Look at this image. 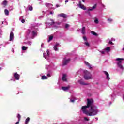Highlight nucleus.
I'll return each mask as SVG.
<instances>
[{
  "label": "nucleus",
  "mask_w": 124,
  "mask_h": 124,
  "mask_svg": "<svg viewBox=\"0 0 124 124\" xmlns=\"http://www.w3.org/2000/svg\"><path fill=\"white\" fill-rule=\"evenodd\" d=\"M98 108L96 106H93L90 108V112L86 110V112L83 113L87 115V116H96L98 113Z\"/></svg>",
  "instance_id": "f257e3e1"
},
{
  "label": "nucleus",
  "mask_w": 124,
  "mask_h": 124,
  "mask_svg": "<svg viewBox=\"0 0 124 124\" xmlns=\"http://www.w3.org/2000/svg\"><path fill=\"white\" fill-rule=\"evenodd\" d=\"M92 106H95V105H93V99H87V106H84L82 107V111L83 112H87V108H89L90 107L92 108Z\"/></svg>",
  "instance_id": "f03ea898"
},
{
  "label": "nucleus",
  "mask_w": 124,
  "mask_h": 124,
  "mask_svg": "<svg viewBox=\"0 0 124 124\" xmlns=\"http://www.w3.org/2000/svg\"><path fill=\"white\" fill-rule=\"evenodd\" d=\"M84 78L85 80H92V79H93V76L90 72L87 70H85L84 71Z\"/></svg>",
  "instance_id": "7ed1b4c3"
},
{
  "label": "nucleus",
  "mask_w": 124,
  "mask_h": 124,
  "mask_svg": "<svg viewBox=\"0 0 124 124\" xmlns=\"http://www.w3.org/2000/svg\"><path fill=\"white\" fill-rule=\"evenodd\" d=\"M116 61H117L118 62H119L117 63L118 67H119V68H120V69H124V67L123 66V65H122V61H124V59L118 58L116 59Z\"/></svg>",
  "instance_id": "20e7f679"
},
{
  "label": "nucleus",
  "mask_w": 124,
  "mask_h": 124,
  "mask_svg": "<svg viewBox=\"0 0 124 124\" xmlns=\"http://www.w3.org/2000/svg\"><path fill=\"white\" fill-rule=\"evenodd\" d=\"M70 62V59H66V58H63L62 62V65H66Z\"/></svg>",
  "instance_id": "39448f33"
},
{
  "label": "nucleus",
  "mask_w": 124,
  "mask_h": 124,
  "mask_svg": "<svg viewBox=\"0 0 124 124\" xmlns=\"http://www.w3.org/2000/svg\"><path fill=\"white\" fill-rule=\"evenodd\" d=\"M79 6L80 8L83 10H86V9H87L86 7L84 5L82 4V2L81 1L79 2Z\"/></svg>",
  "instance_id": "423d86ee"
},
{
  "label": "nucleus",
  "mask_w": 124,
  "mask_h": 124,
  "mask_svg": "<svg viewBox=\"0 0 124 124\" xmlns=\"http://www.w3.org/2000/svg\"><path fill=\"white\" fill-rule=\"evenodd\" d=\"M14 77L16 80H19V79H20V75L18 74L17 73H15L14 74Z\"/></svg>",
  "instance_id": "0eeeda50"
},
{
  "label": "nucleus",
  "mask_w": 124,
  "mask_h": 124,
  "mask_svg": "<svg viewBox=\"0 0 124 124\" xmlns=\"http://www.w3.org/2000/svg\"><path fill=\"white\" fill-rule=\"evenodd\" d=\"M78 83H79V84H80V85H82L88 86V85H89V83H85V81H84L82 79H80V80H78Z\"/></svg>",
  "instance_id": "6e6552de"
},
{
  "label": "nucleus",
  "mask_w": 124,
  "mask_h": 124,
  "mask_svg": "<svg viewBox=\"0 0 124 124\" xmlns=\"http://www.w3.org/2000/svg\"><path fill=\"white\" fill-rule=\"evenodd\" d=\"M59 17H62V18H64V19H65L66 17H67V15L64 13H61L58 15Z\"/></svg>",
  "instance_id": "1a4fd4ad"
},
{
  "label": "nucleus",
  "mask_w": 124,
  "mask_h": 124,
  "mask_svg": "<svg viewBox=\"0 0 124 124\" xmlns=\"http://www.w3.org/2000/svg\"><path fill=\"white\" fill-rule=\"evenodd\" d=\"M14 38V34L13 32L11 31L10 34V41H12L13 38Z\"/></svg>",
  "instance_id": "9d476101"
},
{
  "label": "nucleus",
  "mask_w": 124,
  "mask_h": 124,
  "mask_svg": "<svg viewBox=\"0 0 124 124\" xmlns=\"http://www.w3.org/2000/svg\"><path fill=\"white\" fill-rule=\"evenodd\" d=\"M65 77H66V74H63V76L62 77V81H63V82H66V81H67V79H66V78H65Z\"/></svg>",
  "instance_id": "9b49d317"
},
{
  "label": "nucleus",
  "mask_w": 124,
  "mask_h": 124,
  "mask_svg": "<svg viewBox=\"0 0 124 124\" xmlns=\"http://www.w3.org/2000/svg\"><path fill=\"white\" fill-rule=\"evenodd\" d=\"M104 74L106 75V79H107V80H110V77H109V73H108V72H107V71H104Z\"/></svg>",
  "instance_id": "f8f14e48"
},
{
  "label": "nucleus",
  "mask_w": 124,
  "mask_h": 124,
  "mask_svg": "<svg viewBox=\"0 0 124 124\" xmlns=\"http://www.w3.org/2000/svg\"><path fill=\"white\" fill-rule=\"evenodd\" d=\"M84 63L86 64V65H87V66H88L89 67L90 69H91V68H93L92 67V65L90 64V63L89 62H88L87 61H85L84 62Z\"/></svg>",
  "instance_id": "ddd939ff"
},
{
  "label": "nucleus",
  "mask_w": 124,
  "mask_h": 124,
  "mask_svg": "<svg viewBox=\"0 0 124 124\" xmlns=\"http://www.w3.org/2000/svg\"><path fill=\"white\" fill-rule=\"evenodd\" d=\"M49 54V51L47 50L46 52V53L43 54V56L45 59H46V57H48Z\"/></svg>",
  "instance_id": "4468645a"
},
{
  "label": "nucleus",
  "mask_w": 124,
  "mask_h": 124,
  "mask_svg": "<svg viewBox=\"0 0 124 124\" xmlns=\"http://www.w3.org/2000/svg\"><path fill=\"white\" fill-rule=\"evenodd\" d=\"M69 88H70V87L69 86H67V87H62V90H63V91H67L68 90H69Z\"/></svg>",
  "instance_id": "2eb2a0df"
},
{
  "label": "nucleus",
  "mask_w": 124,
  "mask_h": 124,
  "mask_svg": "<svg viewBox=\"0 0 124 124\" xmlns=\"http://www.w3.org/2000/svg\"><path fill=\"white\" fill-rule=\"evenodd\" d=\"M81 31H82V34H85L86 33V27H82Z\"/></svg>",
  "instance_id": "dca6fc26"
},
{
  "label": "nucleus",
  "mask_w": 124,
  "mask_h": 124,
  "mask_svg": "<svg viewBox=\"0 0 124 124\" xmlns=\"http://www.w3.org/2000/svg\"><path fill=\"white\" fill-rule=\"evenodd\" d=\"M4 13H5V15H6L7 16H8V15H9V11H8V10L5 9Z\"/></svg>",
  "instance_id": "f3484780"
},
{
  "label": "nucleus",
  "mask_w": 124,
  "mask_h": 124,
  "mask_svg": "<svg viewBox=\"0 0 124 124\" xmlns=\"http://www.w3.org/2000/svg\"><path fill=\"white\" fill-rule=\"evenodd\" d=\"M96 7V4H95L94 5V6H93L92 8L89 9H88V11H93V9H95V8Z\"/></svg>",
  "instance_id": "a211bd4d"
},
{
  "label": "nucleus",
  "mask_w": 124,
  "mask_h": 124,
  "mask_svg": "<svg viewBox=\"0 0 124 124\" xmlns=\"http://www.w3.org/2000/svg\"><path fill=\"white\" fill-rule=\"evenodd\" d=\"M50 21H51V22H49L48 23V25H50V26H53L55 24V21H54V19H50Z\"/></svg>",
  "instance_id": "6ab92c4d"
},
{
  "label": "nucleus",
  "mask_w": 124,
  "mask_h": 124,
  "mask_svg": "<svg viewBox=\"0 0 124 124\" xmlns=\"http://www.w3.org/2000/svg\"><path fill=\"white\" fill-rule=\"evenodd\" d=\"M41 79L42 80H47V79H48V77L46 76H42Z\"/></svg>",
  "instance_id": "aec40b11"
},
{
  "label": "nucleus",
  "mask_w": 124,
  "mask_h": 124,
  "mask_svg": "<svg viewBox=\"0 0 124 124\" xmlns=\"http://www.w3.org/2000/svg\"><path fill=\"white\" fill-rule=\"evenodd\" d=\"M29 122H30V117H28L25 120V124H29Z\"/></svg>",
  "instance_id": "412c9836"
},
{
  "label": "nucleus",
  "mask_w": 124,
  "mask_h": 124,
  "mask_svg": "<svg viewBox=\"0 0 124 124\" xmlns=\"http://www.w3.org/2000/svg\"><path fill=\"white\" fill-rule=\"evenodd\" d=\"M91 33L93 35H95V36H97L98 35V34H97V33H96L95 32H94L93 31H91Z\"/></svg>",
  "instance_id": "4be33fe9"
},
{
  "label": "nucleus",
  "mask_w": 124,
  "mask_h": 124,
  "mask_svg": "<svg viewBox=\"0 0 124 124\" xmlns=\"http://www.w3.org/2000/svg\"><path fill=\"white\" fill-rule=\"evenodd\" d=\"M54 38V36H50L49 39H48V42H50V41H51V40H53V39Z\"/></svg>",
  "instance_id": "5701e85b"
},
{
  "label": "nucleus",
  "mask_w": 124,
  "mask_h": 124,
  "mask_svg": "<svg viewBox=\"0 0 124 124\" xmlns=\"http://www.w3.org/2000/svg\"><path fill=\"white\" fill-rule=\"evenodd\" d=\"M27 46H22V51H26V50H27Z\"/></svg>",
  "instance_id": "b1692460"
},
{
  "label": "nucleus",
  "mask_w": 124,
  "mask_h": 124,
  "mask_svg": "<svg viewBox=\"0 0 124 124\" xmlns=\"http://www.w3.org/2000/svg\"><path fill=\"white\" fill-rule=\"evenodd\" d=\"M32 36H36L37 34H36V33L35 32V31H32Z\"/></svg>",
  "instance_id": "393cba45"
},
{
  "label": "nucleus",
  "mask_w": 124,
  "mask_h": 124,
  "mask_svg": "<svg viewBox=\"0 0 124 124\" xmlns=\"http://www.w3.org/2000/svg\"><path fill=\"white\" fill-rule=\"evenodd\" d=\"M7 4V1L4 0V1L3 2V5H5V6H6Z\"/></svg>",
  "instance_id": "a878e982"
},
{
  "label": "nucleus",
  "mask_w": 124,
  "mask_h": 124,
  "mask_svg": "<svg viewBox=\"0 0 124 124\" xmlns=\"http://www.w3.org/2000/svg\"><path fill=\"white\" fill-rule=\"evenodd\" d=\"M53 49L54 51H58V46H54Z\"/></svg>",
  "instance_id": "bb28decb"
},
{
  "label": "nucleus",
  "mask_w": 124,
  "mask_h": 124,
  "mask_svg": "<svg viewBox=\"0 0 124 124\" xmlns=\"http://www.w3.org/2000/svg\"><path fill=\"white\" fill-rule=\"evenodd\" d=\"M111 49V48L109 47H108L106 48V51H108V52L110 51V50Z\"/></svg>",
  "instance_id": "cd10ccee"
},
{
  "label": "nucleus",
  "mask_w": 124,
  "mask_h": 124,
  "mask_svg": "<svg viewBox=\"0 0 124 124\" xmlns=\"http://www.w3.org/2000/svg\"><path fill=\"white\" fill-rule=\"evenodd\" d=\"M84 44L86 46H88V47H89V46H90V43H89V42H85V43H84Z\"/></svg>",
  "instance_id": "c85d7f7f"
},
{
  "label": "nucleus",
  "mask_w": 124,
  "mask_h": 124,
  "mask_svg": "<svg viewBox=\"0 0 124 124\" xmlns=\"http://www.w3.org/2000/svg\"><path fill=\"white\" fill-rule=\"evenodd\" d=\"M75 100H76V99H71L70 100V102H72V103H74L75 101Z\"/></svg>",
  "instance_id": "c756f323"
},
{
  "label": "nucleus",
  "mask_w": 124,
  "mask_h": 124,
  "mask_svg": "<svg viewBox=\"0 0 124 124\" xmlns=\"http://www.w3.org/2000/svg\"><path fill=\"white\" fill-rule=\"evenodd\" d=\"M68 27H69V24H67V23H66V24H65V28L66 29H67V28H68Z\"/></svg>",
  "instance_id": "7c9ffc66"
},
{
  "label": "nucleus",
  "mask_w": 124,
  "mask_h": 124,
  "mask_svg": "<svg viewBox=\"0 0 124 124\" xmlns=\"http://www.w3.org/2000/svg\"><path fill=\"white\" fill-rule=\"evenodd\" d=\"M17 118L18 119V121H20V119H21V115L19 114H17Z\"/></svg>",
  "instance_id": "2f4dec72"
},
{
  "label": "nucleus",
  "mask_w": 124,
  "mask_h": 124,
  "mask_svg": "<svg viewBox=\"0 0 124 124\" xmlns=\"http://www.w3.org/2000/svg\"><path fill=\"white\" fill-rule=\"evenodd\" d=\"M94 23H95V24H98V19L96 18L94 20Z\"/></svg>",
  "instance_id": "473e14b6"
},
{
  "label": "nucleus",
  "mask_w": 124,
  "mask_h": 124,
  "mask_svg": "<svg viewBox=\"0 0 124 124\" xmlns=\"http://www.w3.org/2000/svg\"><path fill=\"white\" fill-rule=\"evenodd\" d=\"M108 22H109V23H111V22H112L113 19H111V18H108Z\"/></svg>",
  "instance_id": "72a5a7b5"
},
{
  "label": "nucleus",
  "mask_w": 124,
  "mask_h": 124,
  "mask_svg": "<svg viewBox=\"0 0 124 124\" xmlns=\"http://www.w3.org/2000/svg\"><path fill=\"white\" fill-rule=\"evenodd\" d=\"M32 9H33V8H32V6H31L29 7V10L30 11H32Z\"/></svg>",
  "instance_id": "f704fd0d"
},
{
  "label": "nucleus",
  "mask_w": 124,
  "mask_h": 124,
  "mask_svg": "<svg viewBox=\"0 0 124 124\" xmlns=\"http://www.w3.org/2000/svg\"><path fill=\"white\" fill-rule=\"evenodd\" d=\"M83 39H84V40L85 41H87V37H86V36H83Z\"/></svg>",
  "instance_id": "c9c22d12"
},
{
  "label": "nucleus",
  "mask_w": 124,
  "mask_h": 124,
  "mask_svg": "<svg viewBox=\"0 0 124 124\" xmlns=\"http://www.w3.org/2000/svg\"><path fill=\"white\" fill-rule=\"evenodd\" d=\"M85 121H86L87 122H89V119L87 117H84Z\"/></svg>",
  "instance_id": "e433bc0d"
},
{
  "label": "nucleus",
  "mask_w": 124,
  "mask_h": 124,
  "mask_svg": "<svg viewBox=\"0 0 124 124\" xmlns=\"http://www.w3.org/2000/svg\"><path fill=\"white\" fill-rule=\"evenodd\" d=\"M49 5H52V4H49V3H46V6H49Z\"/></svg>",
  "instance_id": "4c0bfd02"
},
{
  "label": "nucleus",
  "mask_w": 124,
  "mask_h": 124,
  "mask_svg": "<svg viewBox=\"0 0 124 124\" xmlns=\"http://www.w3.org/2000/svg\"><path fill=\"white\" fill-rule=\"evenodd\" d=\"M109 44H111V45H114V43L112 42L111 41H109Z\"/></svg>",
  "instance_id": "58836bf2"
},
{
  "label": "nucleus",
  "mask_w": 124,
  "mask_h": 124,
  "mask_svg": "<svg viewBox=\"0 0 124 124\" xmlns=\"http://www.w3.org/2000/svg\"><path fill=\"white\" fill-rule=\"evenodd\" d=\"M59 45H60V44L57 43L54 46H56V47H58V46H59Z\"/></svg>",
  "instance_id": "ea45409f"
},
{
  "label": "nucleus",
  "mask_w": 124,
  "mask_h": 124,
  "mask_svg": "<svg viewBox=\"0 0 124 124\" xmlns=\"http://www.w3.org/2000/svg\"><path fill=\"white\" fill-rule=\"evenodd\" d=\"M25 19H22V20H21V22H22L23 24H24V23H25Z\"/></svg>",
  "instance_id": "a19ab883"
},
{
  "label": "nucleus",
  "mask_w": 124,
  "mask_h": 124,
  "mask_svg": "<svg viewBox=\"0 0 124 124\" xmlns=\"http://www.w3.org/2000/svg\"><path fill=\"white\" fill-rule=\"evenodd\" d=\"M47 75L48 77H51V75L50 74H48Z\"/></svg>",
  "instance_id": "79ce46f5"
},
{
  "label": "nucleus",
  "mask_w": 124,
  "mask_h": 124,
  "mask_svg": "<svg viewBox=\"0 0 124 124\" xmlns=\"http://www.w3.org/2000/svg\"><path fill=\"white\" fill-rule=\"evenodd\" d=\"M19 121H18V122H17L16 123V124H19Z\"/></svg>",
  "instance_id": "37998d69"
},
{
  "label": "nucleus",
  "mask_w": 124,
  "mask_h": 124,
  "mask_svg": "<svg viewBox=\"0 0 124 124\" xmlns=\"http://www.w3.org/2000/svg\"><path fill=\"white\" fill-rule=\"evenodd\" d=\"M56 7H60V6H59V5H56Z\"/></svg>",
  "instance_id": "c03bdc74"
},
{
  "label": "nucleus",
  "mask_w": 124,
  "mask_h": 124,
  "mask_svg": "<svg viewBox=\"0 0 124 124\" xmlns=\"http://www.w3.org/2000/svg\"><path fill=\"white\" fill-rule=\"evenodd\" d=\"M104 51H101V54H104Z\"/></svg>",
  "instance_id": "a18cd8bd"
},
{
  "label": "nucleus",
  "mask_w": 124,
  "mask_h": 124,
  "mask_svg": "<svg viewBox=\"0 0 124 124\" xmlns=\"http://www.w3.org/2000/svg\"><path fill=\"white\" fill-rule=\"evenodd\" d=\"M50 14H53V12H50Z\"/></svg>",
  "instance_id": "49530a36"
},
{
  "label": "nucleus",
  "mask_w": 124,
  "mask_h": 124,
  "mask_svg": "<svg viewBox=\"0 0 124 124\" xmlns=\"http://www.w3.org/2000/svg\"><path fill=\"white\" fill-rule=\"evenodd\" d=\"M68 1V0H66L65 1V2L66 3V2H67Z\"/></svg>",
  "instance_id": "de8ad7c7"
},
{
  "label": "nucleus",
  "mask_w": 124,
  "mask_h": 124,
  "mask_svg": "<svg viewBox=\"0 0 124 124\" xmlns=\"http://www.w3.org/2000/svg\"><path fill=\"white\" fill-rule=\"evenodd\" d=\"M83 2H85V0H82Z\"/></svg>",
  "instance_id": "09e8293b"
},
{
  "label": "nucleus",
  "mask_w": 124,
  "mask_h": 124,
  "mask_svg": "<svg viewBox=\"0 0 124 124\" xmlns=\"http://www.w3.org/2000/svg\"><path fill=\"white\" fill-rule=\"evenodd\" d=\"M123 51H124V47L123 48Z\"/></svg>",
  "instance_id": "8fccbe9b"
},
{
  "label": "nucleus",
  "mask_w": 124,
  "mask_h": 124,
  "mask_svg": "<svg viewBox=\"0 0 124 124\" xmlns=\"http://www.w3.org/2000/svg\"><path fill=\"white\" fill-rule=\"evenodd\" d=\"M105 6L103 5V7H104Z\"/></svg>",
  "instance_id": "3c124183"
}]
</instances>
